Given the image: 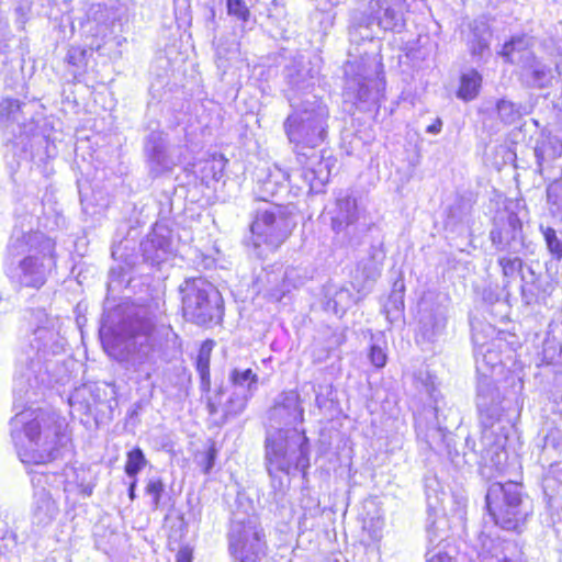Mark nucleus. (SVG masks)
Returning a JSON list of instances; mask_svg holds the SVG:
<instances>
[{
  "label": "nucleus",
  "mask_w": 562,
  "mask_h": 562,
  "mask_svg": "<svg viewBox=\"0 0 562 562\" xmlns=\"http://www.w3.org/2000/svg\"><path fill=\"white\" fill-rule=\"evenodd\" d=\"M283 294H284V291H279V290H272V292H271V296H273L277 300H281Z\"/></svg>",
  "instance_id": "63"
},
{
  "label": "nucleus",
  "mask_w": 562,
  "mask_h": 562,
  "mask_svg": "<svg viewBox=\"0 0 562 562\" xmlns=\"http://www.w3.org/2000/svg\"><path fill=\"white\" fill-rule=\"evenodd\" d=\"M214 461H215V451L209 450L206 453V465H205L206 473L213 468Z\"/></svg>",
  "instance_id": "57"
},
{
  "label": "nucleus",
  "mask_w": 562,
  "mask_h": 562,
  "mask_svg": "<svg viewBox=\"0 0 562 562\" xmlns=\"http://www.w3.org/2000/svg\"><path fill=\"white\" fill-rule=\"evenodd\" d=\"M146 464L144 452L139 448H134L127 453V461L125 464V473L130 477H136L137 473Z\"/></svg>",
  "instance_id": "45"
},
{
  "label": "nucleus",
  "mask_w": 562,
  "mask_h": 562,
  "mask_svg": "<svg viewBox=\"0 0 562 562\" xmlns=\"http://www.w3.org/2000/svg\"><path fill=\"white\" fill-rule=\"evenodd\" d=\"M356 301L357 299L351 290L346 286H341L328 297L326 301V308L328 311H333L336 315H342L356 303Z\"/></svg>",
  "instance_id": "38"
},
{
  "label": "nucleus",
  "mask_w": 562,
  "mask_h": 562,
  "mask_svg": "<svg viewBox=\"0 0 562 562\" xmlns=\"http://www.w3.org/2000/svg\"><path fill=\"white\" fill-rule=\"evenodd\" d=\"M66 419L50 409H24L11 419L12 430L23 428L27 446L20 452L23 463L45 464L63 456L69 437Z\"/></svg>",
  "instance_id": "2"
},
{
  "label": "nucleus",
  "mask_w": 562,
  "mask_h": 562,
  "mask_svg": "<svg viewBox=\"0 0 562 562\" xmlns=\"http://www.w3.org/2000/svg\"><path fill=\"white\" fill-rule=\"evenodd\" d=\"M145 492L151 496V507L157 509L160 506L161 495L165 492V483L160 477H150L146 484Z\"/></svg>",
  "instance_id": "46"
},
{
  "label": "nucleus",
  "mask_w": 562,
  "mask_h": 562,
  "mask_svg": "<svg viewBox=\"0 0 562 562\" xmlns=\"http://www.w3.org/2000/svg\"><path fill=\"white\" fill-rule=\"evenodd\" d=\"M520 290H521V297H522V301L526 303V304H531L532 301L535 300V293L528 289V279H527V276L525 274H521V286H520Z\"/></svg>",
  "instance_id": "53"
},
{
  "label": "nucleus",
  "mask_w": 562,
  "mask_h": 562,
  "mask_svg": "<svg viewBox=\"0 0 562 562\" xmlns=\"http://www.w3.org/2000/svg\"><path fill=\"white\" fill-rule=\"evenodd\" d=\"M441 127L442 121L437 119L432 124L427 126L426 132L430 134H438L441 131Z\"/></svg>",
  "instance_id": "56"
},
{
  "label": "nucleus",
  "mask_w": 562,
  "mask_h": 562,
  "mask_svg": "<svg viewBox=\"0 0 562 562\" xmlns=\"http://www.w3.org/2000/svg\"><path fill=\"white\" fill-rule=\"evenodd\" d=\"M144 261L159 266L172 255L171 232L165 225L156 224L139 245Z\"/></svg>",
  "instance_id": "22"
},
{
  "label": "nucleus",
  "mask_w": 562,
  "mask_h": 562,
  "mask_svg": "<svg viewBox=\"0 0 562 562\" xmlns=\"http://www.w3.org/2000/svg\"><path fill=\"white\" fill-rule=\"evenodd\" d=\"M447 525L448 520L445 516L429 515L426 525L427 542L429 547L436 549L447 539Z\"/></svg>",
  "instance_id": "36"
},
{
  "label": "nucleus",
  "mask_w": 562,
  "mask_h": 562,
  "mask_svg": "<svg viewBox=\"0 0 562 562\" xmlns=\"http://www.w3.org/2000/svg\"><path fill=\"white\" fill-rule=\"evenodd\" d=\"M306 169V165H302V169L295 170L292 173H289L286 170H283L279 168L278 166H274L273 169L269 171L267 177L263 180L259 181L258 187V200L259 204L270 203L268 201L269 198H273L278 195L282 190L286 189V183L292 184L293 181L299 178L303 184L307 189H310L308 184L302 177L301 172ZM310 192L315 193L314 191L308 190Z\"/></svg>",
  "instance_id": "24"
},
{
  "label": "nucleus",
  "mask_w": 562,
  "mask_h": 562,
  "mask_svg": "<svg viewBox=\"0 0 562 562\" xmlns=\"http://www.w3.org/2000/svg\"><path fill=\"white\" fill-rule=\"evenodd\" d=\"M370 362L378 369L386 364L387 356L383 348L376 344L370 346L369 355Z\"/></svg>",
  "instance_id": "48"
},
{
  "label": "nucleus",
  "mask_w": 562,
  "mask_h": 562,
  "mask_svg": "<svg viewBox=\"0 0 562 562\" xmlns=\"http://www.w3.org/2000/svg\"><path fill=\"white\" fill-rule=\"evenodd\" d=\"M289 104L292 111L283 122L284 133L294 145L297 161L306 165V169L301 172L302 177L311 191L319 193L335 166L330 157L325 158L323 150H316L327 137L328 108L316 94L297 98L292 93Z\"/></svg>",
  "instance_id": "1"
},
{
  "label": "nucleus",
  "mask_w": 562,
  "mask_h": 562,
  "mask_svg": "<svg viewBox=\"0 0 562 562\" xmlns=\"http://www.w3.org/2000/svg\"><path fill=\"white\" fill-rule=\"evenodd\" d=\"M55 241L41 232L12 236L8 246L12 257L11 278L21 286L41 289L56 266Z\"/></svg>",
  "instance_id": "4"
},
{
  "label": "nucleus",
  "mask_w": 562,
  "mask_h": 562,
  "mask_svg": "<svg viewBox=\"0 0 562 562\" xmlns=\"http://www.w3.org/2000/svg\"><path fill=\"white\" fill-rule=\"evenodd\" d=\"M144 150L149 171L154 176L170 171L177 165V160L169 153L167 134L162 131H153L147 135Z\"/></svg>",
  "instance_id": "20"
},
{
  "label": "nucleus",
  "mask_w": 562,
  "mask_h": 562,
  "mask_svg": "<svg viewBox=\"0 0 562 562\" xmlns=\"http://www.w3.org/2000/svg\"><path fill=\"white\" fill-rule=\"evenodd\" d=\"M473 344H474V357H475V363H476V371L480 374L477 386L480 385V382L484 379H488L492 382V385L495 390V393L499 395L498 390L496 389L493 379L488 375V372H493L498 367L502 366V356L496 350V342L490 341V342H480V338L477 334H473ZM479 389L476 390V392ZM499 401H503V405L506 406L507 401L501 400V396H498Z\"/></svg>",
  "instance_id": "25"
},
{
  "label": "nucleus",
  "mask_w": 562,
  "mask_h": 562,
  "mask_svg": "<svg viewBox=\"0 0 562 562\" xmlns=\"http://www.w3.org/2000/svg\"><path fill=\"white\" fill-rule=\"evenodd\" d=\"M269 429L295 428L304 419V409L301 406L300 395L296 391L282 392L268 412Z\"/></svg>",
  "instance_id": "17"
},
{
  "label": "nucleus",
  "mask_w": 562,
  "mask_h": 562,
  "mask_svg": "<svg viewBox=\"0 0 562 562\" xmlns=\"http://www.w3.org/2000/svg\"><path fill=\"white\" fill-rule=\"evenodd\" d=\"M537 171L541 175L544 167L554 161L562 154V142L555 136H541L533 148Z\"/></svg>",
  "instance_id": "29"
},
{
  "label": "nucleus",
  "mask_w": 562,
  "mask_h": 562,
  "mask_svg": "<svg viewBox=\"0 0 562 562\" xmlns=\"http://www.w3.org/2000/svg\"><path fill=\"white\" fill-rule=\"evenodd\" d=\"M139 407H140V404H139V403H136V404H135V407L128 412V416H130L131 418H133L134 416H136V415H137V413H138V408H139Z\"/></svg>",
  "instance_id": "64"
},
{
  "label": "nucleus",
  "mask_w": 562,
  "mask_h": 562,
  "mask_svg": "<svg viewBox=\"0 0 562 562\" xmlns=\"http://www.w3.org/2000/svg\"><path fill=\"white\" fill-rule=\"evenodd\" d=\"M55 476H60V483L65 486L70 485L72 483H77L78 474L76 468L72 465L66 464L60 473L54 472ZM65 490L67 487H64Z\"/></svg>",
  "instance_id": "50"
},
{
  "label": "nucleus",
  "mask_w": 562,
  "mask_h": 562,
  "mask_svg": "<svg viewBox=\"0 0 562 562\" xmlns=\"http://www.w3.org/2000/svg\"><path fill=\"white\" fill-rule=\"evenodd\" d=\"M431 549L426 552V562H453L452 558L441 549L431 554Z\"/></svg>",
  "instance_id": "52"
},
{
  "label": "nucleus",
  "mask_w": 562,
  "mask_h": 562,
  "mask_svg": "<svg viewBox=\"0 0 562 562\" xmlns=\"http://www.w3.org/2000/svg\"><path fill=\"white\" fill-rule=\"evenodd\" d=\"M529 45L530 37L514 36L504 44L501 55L520 68V79L525 86L536 89L548 88L555 79L554 70L539 60L529 49Z\"/></svg>",
  "instance_id": "11"
},
{
  "label": "nucleus",
  "mask_w": 562,
  "mask_h": 562,
  "mask_svg": "<svg viewBox=\"0 0 562 562\" xmlns=\"http://www.w3.org/2000/svg\"><path fill=\"white\" fill-rule=\"evenodd\" d=\"M547 202L552 215L562 217V179L547 187Z\"/></svg>",
  "instance_id": "43"
},
{
  "label": "nucleus",
  "mask_w": 562,
  "mask_h": 562,
  "mask_svg": "<svg viewBox=\"0 0 562 562\" xmlns=\"http://www.w3.org/2000/svg\"><path fill=\"white\" fill-rule=\"evenodd\" d=\"M66 60L69 65L81 67L85 65L86 50L80 47H71L67 52Z\"/></svg>",
  "instance_id": "49"
},
{
  "label": "nucleus",
  "mask_w": 562,
  "mask_h": 562,
  "mask_svg": "<svg viewBox=\"0 0 562 562\" xmlns=\"http://www.w3.org/2000/svg\"><path fill=\"white\" fill-rule=\"evenodd\" d=\"M374 23L384 31L401 32L405 25L401 5L390 0H370L367 12L353 13L350 34L361 29L368 31ZM370 36L369 32L362 34V37Z\"/></svg>",
  "instance_id": "14"
},
{
  "label": "nucleus",
  "mask_w": 562,
  "mask_h": 562,
  "mask_svg": "<svg viewBox=\"0 0 562 562\" xmlns=\"http://www.w3.org/2000/svg\"><path fill=\"white\" fill-rule=\"evenodd\" d=\"M251 397L252 396H250L249 393L243 394L238 391H233L222 407V423H226L227 420L240 415L247 407Z\"/></svg>",
  "instance_id": "39"
},
{
  "label": "nucleus",
  "mask_w": 562,
  "mask_h": 562,
  "mask_svg": "<svg viewBox=\"0 0 562 562\" xmlns=\"http://www.w3.org/2000/svg\"><path fill=\"white\" fill-rule=\"evenodd\" d=\"M296 226L293 206L281 203L258 204L254 209L249 234L243 239L248 251L266 258L289 238Z\"/></svg>",
  "instance_id": "7"
},
{
  "label": "nucleus",
  "mask_w": 562,
  "mask_h": 562,
  "mask_svg": "<svg viewBox=\"0 0 562 562\" xmlns=\"http://www.w3.org/2000/svg\"><path fill=\"white\" fill-rule=\"evenodd\" d=\"M130 240L121 241L119 245L112 248V256L115 259L122 260L125 266L119 265L117 267H112L109 272V282L108 286L111 288H121L131 281L130 271L132 267L136 262V255L134 252L127 254L126 250L128 248Z\"/></svg>",
  "instance_id": "27"
},
{
  "label": "nucleus",
  "mask_w": 562,
  "mask_h": 562,
  "mask_svg": "<svg viewBox=\"0 0 562 562\" xmlns=\"http://www.w3.org/2000/svg\"><path fill=\"white\" fill-rule=\"evenodd\" d=\"M562 485V470L551 465L542 479V490L549 507L559 505L560 487Z\"/></svg>",
  "instance_id": "34"
},
{
  "label": "nucleus",
  "mask_w": 562,
  "mask_h": 562,
  "mask_svg": "<svg viewBox=\"0 0 562 562\" xmlns=\"http://www.w3.org/2000/svg\"><path fill=\"white\" fill-rule=\"evenodd\" d=\"M416 386L428 394L430 400L432 401V408L436 417L437 427L432 428L431 431L434 434H439L442 436L446 441L448 453L450 454L451 461L457 465L460 464L458 460L459 452L456 450L452 453L451 450V441L453 440L451 436V428L458 427L461 424V417L458 409L453 407H448L447 413L446 402L442 397H440V392L437 389V378L430 374L428 371H419L416 376Z\"/></svg>",
  "instance_id": "13"
},
{
  "label": "nucleus",
  "mask_w": 562,
  "mask_h": 562,
  "mask_svg": "<svg viewBox=\"0 0 562 562\" xmlns=\"http://www.w3.org/2000/svg\"><path fill=\"white\" fill-rule=\"evenodd\" d=\"M358 220L359 212L356 199L347 192H340L336 199V207L331 216V228H339L345 223Z\"/></svg>",
  "instance_id": "30"
},
{
  "label": "nucleus",
  "mask_w": 562,
  "mask_h": 562,
  "mask_svg": "<svg viewBox=\"0 0 562 562\" xmlns=\"http://www.w3.org/2000/svg\"><path fill=\"white\" fill-rule=\"evenodd\" d=\"M496 112L504 124H514L522 115L521 105L509 100L501 99L496 102Z\"/></svg>",
  "instance_id": "40"
},
{
  "label": "nucleus",
  "mask_w": 562,
  "mask_h": 562,
  "mask_svg": "<svg viewBox=\"0 0 562 562\" xmlns=\"http://www.w3.org/2000/svg\"><path fill=\"white\" fill-rule=\"evenodd\" d=\"M492 246L498 252L519 255L525 247L522 222L516 213L498 218L490 232Z\"/></svg>",
  "instance_id": "15"
},
{
  "label": "nucleus",
  "mask_w": 562,
  "mask_h": 562,
  "mask_svg": "<svg viewBox=\"0 0 562 562\" xmlns=\"http://www.w3.org/2000/svg\"><path fill=\"white\" fill-rule=\"evenodd\" d=\"M485 502L494 522L505 530H517L530 513L521 485L514 481L490 484Z\"/></svg>",
  "instance_id": "10"
},
{
  "label": "nucleus",
  "mask_w": 562,
  "mask_h": 562,
  "mask_svg": "<svg viewBox=\"0 0 562 562\" xmlns=\"http://www.w3.org/2000/svg\"><path fill=\"white\" fill-rule=\"evenodd\" d=\"M186 321L198 326L222 322L224 301L221 292L203 277H191L178 288Z\"/></svg>",
  "instance_id": "9"
},
{
  "label": "nucleus",
  "mask_w": 562,
  "mask_h": 562,
  "mask_svg": "<svg viewBox=\"0 0 562 562\" xmlns=\"http://www.w3.org/2000/svg\"><path fill=\"white\" fill-rule=\"evenodd\" d=\"M234 391L254 396L258 390V375L251 369H233L228 378Z\"/></svg>",
  "instance_id": "33"
},
{
  "label": "nucleus",
  "mask_w": 562,
  "mask_h": 562,
  "mask_svg": "<svg viewBox=\"0 0 562 562\" xmlns=\"http://www.w3.org/2000/svg\"><path fill=\"white\" fill-rule=\"evenodd\" d=\"M137 481L136 477H133V481L131 482L128 486V496L133 501L136 497L135 491H136Z\"/></svg>",
  "instance_id": "59"
},
{
  "label": "nucleus",
  "mask_w": 562,
  "mask_h": 562,
  "mask_svg": "<svg viewBox=\"0 0 562 562\" xmlns=\"http://www.w3.org/2000/svg\"><path fill=\"white\" fill-rule=\"evenodd\" d=\"M90 390V387H88L87 385H85L81 389H78L75 394L71 395L70 397V401L72 402L74 400L78 398L79 396H81L82 393H85L86 391Z\"/></svg>",
  "instance_id": "62"
},
{
  "label": "nucleus",
  "mask_w": 562,
  "mask_h": 562,
  "mask_svg": "<svg viewBox=\"0 0 562 562\" xmlns=\"http://www.w3.org/2000/svg\"><path fill=\"white\" fill-rule=\"evenodd\" d=\"M27 104L7 98L0 102V121L5 135L15 136L20 132H32L33 121L26 112Z\"/></svg>",
  "instance_id": "23"
},
{
  "label": "nucleus",
  "mask_w": 562,
  "mask_h": 562,
  "mask_svg": "<svg viewBox=\"0 0 562 562\" xmlns=\"http://www.w3.org/2000/svg\"><path fill=\"white\" fill-rule=\"evenodd\" d=\"M35 316L38 325L33 330L30 339V348L33 355L27 356L30 363L25 371L14 379L13 393L15 401L31 402L35 400L41 389L42 362L50 356L64 352L66 346V339L60 334L57 319L49 317L43 311H37Z\"/></svg>",
  "instance_id": "5"
},
{
  "label": "nucleus",
  "mask_w": 562,
  "mask_h": 562,
  "mask_svg": "<svg viewBox=\"0 0 562 562\" xmlns=\"http://www.w3.org/2000/svg\"><path fill=\"white\" fill-rule=\"evenodd\" d=\"M207 408H209V413L210 415H216L218 413V404L215 403L214 401L212 400H209L207 402Z\"/></svg>",
  "instance_id": "60"
},
{
  "label": "nucleus",
  "mask_w": 562,
  "mask_h": 562,
  "mask_svg": "<svg viewBox=\"0 0 562 562\" xmlns=\"http://www.w3.org/2000/svg\"><path fill=\"white\" fill-rule=\"evenodd\" d=\"M562 446V435L559 430H550L543 438V448L559 449Z\"/></svg>",
  "instance_id": "51"
},
{
  "label": "nucleus",
  "mask_w": 562,
  "mask_h": 562,
  "mask_svg": "<svg viewBox=\"0 0 562 562\" xmlns=\"http://www.w3.org/2000/svg\"><path fill=\"white\" fill-rule=\"evenodd\" d=\"M210 357L211 349L203 345L199 350L195 367L201 379V387L204 391H207L211 386Z\"/></svg>",
  "instance_id": "41"
},
{
  "label": "nucleus",
  "mask_w": 562,
  "mask_h": 562,
  "mask_svg": "<svg viewBox=\"0 0 562 562\" xmlns=\"http://www.w3.org/2000/svg\"><path fill=\"white\" fill-rule=\"evenodd\" d=\"M47 481L45 473H34L32 484L34 485L32 522L38 527L50 525L59 513L56 501L52 497L49 491L40 486Z\"/></svg>",
  "instance_id": "21"
},
{
  "label": "nucleus",
  "mask_w": 562,
  "mask_h": 562,
  "mask_svg": "<svg viewBox=\"0 0 562 562\" xmlns=\"http://www.w3.org/2000/svg\"><path fill=\"white\" fill-rule=\"evenodd\" d=\"M283 7H284L283 0H271V4L268 8V10H269L270 14H273V13L279 14L281 12V9H283Z\"/></svg>",
  "instance_id": "55"
},
{
  "label": "nucleus",
  "mask_w": 562,
  "mask_h": 562,
  "mask_svg": "<svg viewBox=\"0 0 562 562\" xmlns=\"http://www.w3.org/2000/svg\"><path fill=\"white\" fill-rule=\"evenodd\" d=\"M458 209H460V205H458V206H451V207L449 209V213H448V223L456 224V223H458L459 221H461V218H460V217H457V216H456V214H454V213H456V210H458Z\"/></svg>",
  "instance_id": "58"
},
{
  "label": "nucleus",
  "mask_w": 562,
  "mask_h": 562,
  "mask_svg": "<svg viewBox=\"0 0 562 562\" xmlns=\"http://www.w3.org/2000/svg\"><path fill=\"white\" fill-rule=\"evenodd\" d=\"M30 133L24 131L16 133L15 136L5 135L4 159L11 173L16 172L23 165L27 166L33 158L30 149L33 146Z\"/></svg>",
  "instance_id": "26"
},
{
  "label": "nucleus",
  "mask_w": 562,
  "mask_h": 562,
  "mask_svg": "<svg viewBox=\"0 0 562 562\" xmlns=\"http://www.w3.org/2000/svg\"><path fill=\"white\" fill-rule=\"evenodd\" d=\"M527 270L530 276V278L527 277L528 284L529 283L533 284L538 280V276L536 274V272L533 271V269L531 267H528Z\"/></svg>",
  "instance_id": "61"
},
{
  "label": "nucleus",
  "mask_w": 562,
  "mask_h": 562,
  "mask_svg": "<svg viewBox=\"0 0 562 562\" xmlns=\"http://www.w3.org/2000/svg\"><path fill=\"white\" fill-rule=\"evenodd\" d=\"M117 336L124 342L125 361L149 379L156 362L157 337L155 325L146 311L126 314L117 325Z\"/></svg>",
  "instance_id": "8"
},
{
  "label": "nucleus",
  "mask_w": 562,
  "mask_h": 562,
  "mask_svg": "<svg viewBox=\"0 0 562 562\" xmlns=\"http://www.w3.org/2000/svg\"><path fill=\"white\" fill-rule=\"evenodd\" d=\"M490 37L491 33L486 23L474 21L470 24L468 45L472 56H483L484 52L488 49Z\"/></svg>",
  "instance_id": "32"
},
{
  "label": "nucleus",
  "mask_w": 562,
  "mask_h": 562,
  "mask_svg": "<svg viewBox=\"0 0 562 562\" xmlns=\"http://www.w3.org/2000/svg\"><path fill=\"white\" fill-rule=\"evenodd\" d=\"M347 94L352 97L361 110H369L379 100V88L375 79L356 78L347 83Z\"/></svg>",
  "instance_id": "28"
},
{
  "label": "nucleus",
  "mask_w": 562,
  "mask_h": 562,
  "mask_svg": "<svg viewBox=\"0 0 562 562\" xmlns=\"http://www.w3.org/2000/svg\"><path fill=\"white\" fill-rule=\"evenodd\" d=\"M239 54V44L234 40H221L216 46L217 67L226 68L227 61L234 59Z\"/></svg>",
  "instance_id": "42"
},
{
  "label": "nucleus",
  "mask_w": 562,
  "mask_h": 562,
  "mask_svg": "<svg viewBox=\"0 0 562 562\" xmlns=\"http://www.w3.org/2000/svg\"><path fill=\"white\" fill-rule=\"evenodd\" d=\"M476 407L482 436L479 443L471 437L465 438L467 450L462 456L463 463L491 464L499 469L503 460L506 459L504 447L507 439L505 436L497 434V429H503L501 423L508 406H504L503 401L498 400V395L488 379L480 382Z\"/></svg>",
  "instance_id": "3"
},
{
  "label": "nucleus",
  "mask_w": 562,
  "mask_h": 562,
  "mask_svg": "<svg viewBox=\"0 0 562 562\" xmlns=\"http://www.w3.org/2000/svg\"><path fill=\"white\" fill-rule=\"evenodd\" d=\"M482 76L474 69L462 74L457 97L463 101L474 100L481 89Z\"/></svg>",
  "instance_id": "37"
},
{
  "label": "nucleus",
  "mask_w": 562,
  "mask_h": 562,
  "mask_svg": "<svg viewBox=\"0 0 562 562\" xmlns=\"http://www.w3.org/2000/svg\"><path fill=\"white\" fill-rule=\"evenodd\" d=\"M497 265L502 270L503 288L507 289L512 284V280L517 274H524V260L519 255H509L507 252L502 254L497 258Z\"/></svg>",
  "instance_id": "35"
},
{
  "label": "nucleus",
  "mask_w": 562,
  "mask_h": 562,
  "mask_svg": "<svg viewBox=\"0 0 562 562\" xmlns=\"http://www.w3.org/2000/svg\"><path fill=\"white\" fill-rule=\"evenodd\" d=\"M385 257L383 240H372L366 255L357 260L353 286L358 288V292L364 289L367 283H373L380 277Z\"/></svg>",
  "instance_id": "19"
},
{
  "label": "nucleus",
  "mask_w": 562,
  "mask_h": 562,
  "mask_svg": "<svg viewBox=\"0 0 562 562\" xmlns=\"http://www.w3.org/2000/svg\"><path fill=\"white\" fill-rule=\"evenodd\" d=\"M283 78L288 88L285 97L293 93L297 98H304L306 94H314L315 77L308 64L304 60L303 56H294L289 59L284 65L282 71Z\"/></svg>",
  "instance_id": "18"
},
{
  "label": "nucleus",
  "mask_w": 562,
  "mask_h": 562,
  "mask_svg": "<svg viewBox=\"0 0 562 562\" xmlns=\"http://www.w3.org/2000/svg\"><path fill=\"white\" fill-rule=\"evenodd\" d=\"M540 232L543 235L547 249L551 254V256L558 260H562V239L558 237L557 232L552 227H543L540 226Z\"/></svg>",
  "instance_id": "44"
},
{
  "label": "nucleus",
  "mask_w": 562,
  "mask_h": 562,
  "mask_svg": "<svg viewBox=\"0 0 562 562\" xmlns=\"http://www.w3.org/2000/svg\"><path fill=\"white\" fill-rule=\"evenodd\" d=\"M331 393H333V391H331V386L330 385L325 386V387L319 386V391L316 392V398H315L316 405L319 408L326 406L327 397Z\"/></svg>",
  "instance_id": "54"
},
{
  "label": "nucleus",
  "mask_w": 562,
  "mask_h": 562,
  "mask_svg": "<svg viewBox=\"0 0 562 562\" xmlns=\"http://www.w3.org/2000/svg\"><path fill=\"white\" fill-rule=\"evenodd\" d=\"M418 313L419 317L416 333L417 344L431 345L437 342L446 333V307L423 299L419 303Z\"/></svg>",
  "instance_id": "16"
},
{
  "label": "nucleus",
  "mask_w": 562,
  "mask_h": 562,
  "mask_svg": "<svg viewBox=\"0 0 562 562\" xmlns=\"http://www.w3.org/2000/svg\"><path fill=\"white\" fill-rule=\"evenodd\" d=\"M227 13L236 19L246 22L250 12L244 0H226Z\"/></svg>",
  "instance_id": "47"
},
{
  "label": "nucleus",
  "mask_w": 562,
  "mask_h": 562,
  "mask_svg": "<svg viewBox=\"0 0 562 562\" xmlns=\"http://www.w3.org/2000/svg\"><path fill=\"white\" fill-rule=\"evenodd\" d=\"M265 467L274 491L284 487L283 477L292 470L305 473L310 468V442L304 430L268 429L265 439Z\"/></svg>",
  "instance_id": "6"
},
{
  "label": "nucleus",
  "mask_w": 562,
  "mask_h": 562,
  "mask_svg": "<svg viewBox=\"0 0 562 562\" xmlns=\"http://www.w3.org/2000/svg\"><path fill=\"white\" fill-rule=\"evenodd\" d=\"M333 231L335 244L340 247L356 248L362 244L367 228L359 224L358 220L345 223L339 228L333 227Z\"/></svg>",
  "instance_id": "31"
},
{
  "label": "nucleus",
  "mask_w": 562,
  "mask_h": 562,
  "mask_svg": "<svg viewBox=\"0 0 562 562\" xmlns=\"http://www.w3.org/2000/svg\"><path fill=\"white\" fill-rule=\"evenodd\" d=\"M228 541L231 554L240 562H257L266 554L265 535L254 515L233 513Z\"/></svg>",
  "instance_id": "12"
}]
</instances>
